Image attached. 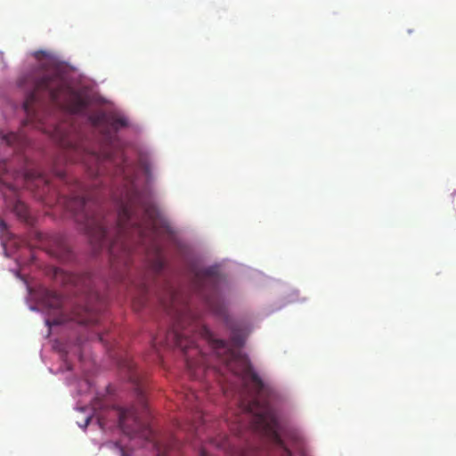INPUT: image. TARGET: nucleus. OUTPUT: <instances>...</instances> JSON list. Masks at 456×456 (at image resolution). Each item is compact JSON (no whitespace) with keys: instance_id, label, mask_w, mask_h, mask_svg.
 I'll use <instances>...</instances> for the list:
<instances>
[{"instance_id":"f257e3e1","label":"nucleus","mask_w":456,"mask_h":456,"mask_svg":"<svg viewBox=\"0 0 456 456\" xmlns=\"http://www.w3.org/2000/svg\"><path fill=\"white\" fill-rule=\"evenodd\" d=\"M77 223L87 234L95 252L107 248L111 267L126 268L131 262L133 244H144L155 233L156 208L130 182L119 202L117 224L110 220L99 203L82 195H74L67 202Z\"/></svg>"},{"instance_id":"f03ea898","label":"nucleus","mask_w":456,"mask_h":456,"mask_svg":"<svg viewBox=\"0 0 456 456\" xmlns=\"http://www.w3.org/2000/svg\"><path fill=\"white\" fill-rule=\"evenodd\" d=\"M19 86L28 90L23 102V109L28 117L35 116L34 105L39 102L41 94L59 108L74 114L83 113L89 104L88 99L73 89L56 71L39 70L26 75L19 79Z\"/></svg>"},{"instance_id":"7ed1b4c3","label":"nucleus","mask_w":456,"mask_h":456,"mask_svg":"<svg viewBox=\"0 0 456 456\" xmlns=\"http://www.w3.org/2000/svg\"><path fill=\"white\" fill-rule=\"evenodd\" d=\"M159 300L168 314L175 317V322L167 332L164 340L154 338L153 346L157 348L159 345L163 344L166 346L180 348L186 354V364L191 369L192 362L187 356V352L195 347L196 340L195 336H190V334L197 331L200 336L210 338V330L199 322L186 327V323L192 318L188 298L183 292L171 284H165L163 292L159 296Z\"/></svg>"},{"instance_id":"20e7f679","label":"nucleus","mask_w":456,"mask_h":456,"mask_svg":"<svg viewBox=\"0 0 456 456\" xmlns=\"http://www.w3.org/2000/svg\"><path fill=\"white\" fill-rule=\"evenodd\" d=\"M216 344L217 348H224L227 351L228 354L225 359L227 367L240 378L243 389L250 394V398L241 401L240 405L246 412L250 414V428L254 432L259 434L262 432V428L257 423L256 418L262 415L264 409H268L277 419L272 406L265 401V397L270 395L272 389L253 370L250 361L246 355L232 349H227L223 340H216Z\"/></svg>"},{"instance_id":"39448f33","label":"nucleus","mask_w":456,"mask_h":456,"mask_svg":"<svg viewBox=\"0 0 456 456\" xmlns=\"http://www.w3.org/2000/svg\"><path fill=\"white\" fill-rule=\"evenodd\" d=\"M138 407H118L115 414L122 431L130 437H138L147 442L154 449L157 456H172L173 452L181 448V443L175 437L169 436L159 437L150 427L146 419L149 411L145 395L141 388H137Z\"/></svg>"},{"instance_id":"423d86ee","label":"nucleus","mask_w":456,"mask_h":456,"mask_svg":"<svg viewBox=\"0 0 456 456\" xmlns=\"http://www.w3.org/2000/svg\"><path fill=\"white\" fill-rule=\"evenodd\" d=\"M219 276L214 267L200 270L195 273L192 287L208 305L216 315L224 316L226 314L224 300L218 290Z\"/></svg>"},{"instance_id":"0eeeda50","label":"nucleus","mask_w":456,"mask_h":456,"mask_svg":"<svg viewBox=\"0 0 456 456\" xmlns=\"http://www.w3.org/2000/svg\"><path fill=\"white\" fill-rule=\"evenodd\" d=\"M91 158L96 162L95 169L90 171L92 175H102L106 164L117 166V174L126 175V160L123 155H120L118 159L110 152L105 153L102 159L96 154H92Z\"/></svg>"},{"instance_id":"6e6552de","label":"nucleus","mask_w":456,"mask_h":456,"mask_svg":"<svg viewBox=\"0 0 456 456\" xmlns=\"http://www.w3.org/2000/svg\"><path fill=\"white\" fill-rule=\"evenodd\" d=\"M90 120L95 126L102 125H109L115 132L122 127L128 126V121L126 118L118 115L108 117L105 113L100 112L90 116Z\"/></svg>"},{"instance_id":"1a4fd4ad","label":"nucleus","mask_w":456,"mask_h":456,"mask_svg":"<svg viewBox=\"0 0 456 456\" xmlns=\"http://www.w3.org/2000/svg\"><path fill=\"white\" fill-rule=\"evenodd\" d=\"M44 305L52 310L66 311L65 300L61 294L54 290L47 289L43 297Z\"/></svg>"},{"instance_id":"9d476101","label":"nucleus","mask_w":456,"mask_h":456,"mask_svg":"<svg viewBox=\"0 0 456 456\" xmlns=\"http://www.w3.org/2000/svg\"><path fill=\"white\" fill-rule=\"evenodd\" d=\"M74 318L82 324H92L97 322V319L93 313L92 306L86 304V305H77L73 310Z\"/></svg>"},{"instance_id":"9b49d317","label":"nucleus","mask_w":456,"mask_h":456,"mask_svg":"<svg viewBox=\"0 0 456 456\" xmlns=\"http://www.w3.org/2000/svg\"><path fill=\"white\" fill-rule=\"evenodd\" d=\"M197 420L191 424L189 428L190 432L191 433V436H193V439H198L199 443L201 444L204 441V438L201 436L203 431H205V416L201 411H198L196 413Z\"/></svg>"},{"instance_id":"f8f14e48","label":"nucleus","mask_w":456,"mask_h":456,"mask_svg":"<svg viewBox=\"0 0 456 456\" xmlns=\"http://www.w3.org/2000/svg\"><path fill=\"white\" fill-rule=\"evenodd\" d=\"M213 446L226 451L229 448L228 438L225 435H218L216 437H207Z\"/></svg>"},{"instance_id":"ddd939ff","label":"nucleus","mask_w":456,"mask_h":456,"mask_svg":"<svg viewBox=\"0 0 456 456\" xmlns=\"http://www.w3.org/2000/svg\"><path fill=\"white\" fill-rule=\"evenodd\" d=\"M13 212L20 219L28 221V208L24 202L17 200L13 205Z\"/></svg>"},{"instance_id":"4468645a","label":"nucleus","mask_w":456,"mask_h":456,"mask_svg":"<svg viewBox=\"0 0 456 456\" xmlns=\"http://www.w3.org/2000/svg\"><path fill=\"white\" fill-rule=\"evenodd\" d=\"M231 339L234 346L241 347L245 342V334L240 330L232 329Z\"/></svg>"},{"instance_id":"2eb2a0df","label":"nucleus","mask_w":456,"mask_h":456,"mask_svg":"<svg viewBox=\"0 0 456 456\" xmlns=\"http://www.w3.org/2000/svg\"><path fill=\"white\" fill-rule=\"evenodd\" d=\"M165 267V261L162 257L159 248H157V257L152 264V268L156 273H160Z\"/></svg>"},{"instance_id":"dca6fc26","label":"nucleus","mask_w":456,"mask_h":456,"mask_svg":"<svg viewBox=\"0 0 456 456\" xmlns=\"http://www.w3.org/2000/svg\"><path fill=\"white\" fill-rule=\"evenodd\" d=\"M4 139L5 140V142L8 143V144H12L13 142L15 141L16 139V134H13V133H10L6 135H4Z\"/></svg>"},{"instance_id":"f3484780","label":"nucleus","mask_w":456,"mask_h":456,"mask_svg":"<svg viewBox=\"0 0 456 456\" xmlns=\"http://www.w3.org/2000/svg\"><path fill=\"white\" fill-rule=\"evenodd\" d=\"M197 456H212V455H210L208 453V452L207 451L205 446L200 445L198 450Z\"/></svg>"},{"instance_id":"a211bd4d","label":"nucleus","mask_w":456,"mask_h":456,"mask_svg":"<svg viewBox=\"0 0 456 456\" xmlns=\"http://www.w3.org/2000/svg\"><path fill=\"white\" fill-rule=\"evenodd\" d=\"M142 168L147 175H150V166L147 163L142 162Z\"/></svg>"},{"instance_id":"6ab92c4d","label":"nucleus","mask_w":456,"mask_h":456,"mask_svg":"<svg viewBox=\"0 0 456 456\" xmlns=\"http://www.w3.org/2000/svg\"><path fill=\"white\" fill-rule=\"evenodd\" d=\"M58 176H60L61 178H64L65 177V173L62 172V171H58L57 174H56Z\"/></svg>"},{"instance_id":"aec40b11","label":"nucleus","mask_w":456,"mask_h":456,"mask_svg":"<svg viewBox=\"0 0 456 456\" xmlns=\"http://www.w3.org/2000/svg\"><path fill=\"white\" fill-rule=\"evenodd\" d=\"M37 177H38V179L40 181L46 183V180L45 179V177L41 174H38Z\"/></svg>"},{"instance_id":"412c9836","label":"nucleus","mask_w":456,"mask_h":456,"mask_svg":"<svg viewBox=\"0 0 456 456\" xmlns=\"http://www.w3.org/2000/svg\"><path fill=\"white\" fill-rule=\"evenodd\" d=\"M99 340H100L101 342H102V343L105 341L104 337H103V335H102V334H100V335H99Z\"/></svg>"},{"instance_id":"4be33fe9","label":"nucleus","mask_w":456,"mask_h":456,"mask_svg":"<svg viewBox=\"0 0 456 456\" xmlns=\"http://www.w3.org/2000/svg\"><path fill=\"white\" fill-rule=\"evenodd\" d=\"M43 53H44L43 52H37V53H36V56H37V57H38V56H39V54H43Z\"/></svg>"},{"instance_id":"5701e85b","label":"nucleus","mask_w":456,"mask_h":456,"mask_svg":"<svg viewBox=\"0 0 456 456\" xmlns=\"http://www.w3.org/2000/svg\"><path fill=\"white\" fill-rule=\"evenodd\" d=\"M2 173V165H0V174Z\"/></svg>"}]
</instances>
